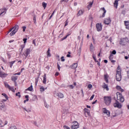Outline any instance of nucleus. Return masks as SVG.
Here are the masks:
<instances>
[{
  "instance_id": "nucleus-1",
  "label": "nucleus",
  "mask_w": 129,
  "mask_h": 129,
  "mask_svg": "<svg viewBox=\"0 0 129 129\" xmlns=\"http://www.w3.org/2000/svg\"><path fill=\"white\" fill-rule=\"evenodd\" d=\"M116 98L117 101H119L121 103L124 102V97H123V96H122V94H121V93H120V92H117L116 93Z\"/></svg>"
},
{
  "instance_id": "nucleus-2",
  "label": "nucleus",
  "mask_w": 129,
  "mask_h": 129,
  "mask_svg": "<svg viewBox=\"0 0 129 129\" xmlns=\"http://www.w3.org/2000/svg\"><path fill=\"white\" fill-rule=\"evenodd\" d=\"M18 30H19V26L15 25V26L14 27H13V28H12L9 30L8 33H11L10 36H14V35H15V34H16V33H17V32H18Z\"/></svg>"
},
{
  "instance_id": "nucleus-3",
  "label": "nucleus",
  "mask_w": 129,
  "mask_h": 129,
  "mask_svg": "<svg viewBox=\"0 0 129 129\" xmlns=\"http://www.w3.org/2000/svg\"><path fill=\"white\" fill-rule=\"evenodd\" d=\"M104 102L107 106L110 105L111 103V96H104Z\"/></svg>"
},
{
  "instance_id": "nucleus-4",
  "label": "nucleus",
  "mask_w": 129,
  "mask_h": 129,
  "mask_svg": "<svg viewBox=\"0 0 129 129\" xmlns=\"http://www.w3.org/2000/svg\"><path fill=\"white\" fill-rule=\"evenodd\" d=\"M128 42V38H121L120 40L119 44L120 45H122V46H125L126 45V43Z\"/></svg>"
},
{
  "instance_id": "nucleus-5",
  "label": "nucleus",
  "mask_w": 129,
  "mask_h": 129,
  "mask_svg": "<svg viewBox=\"0 0 129 129\" xmlns=\"http://www.w3.org/2000/svg\"><path fill=\"white\" fill-rule=\"evenodd\" d=\"M114 107L120 109L122 107V105L117 100H116L115 102L113 104Z\"/></svg>"
},
{
  "instance_id": "nucleus-6",
  "label": "nucleus",
  "mask_w": 129,
  "mask_h": 129,
  "mask_svg": "<svg viewBox=\"0 0 129 129\" xmlns=\"http://www.w3.org/2000/svg\"><path fill=\"white\" fill-rule=\"evenodd\" d=\"M116 80L117 81H120L121 80V72L120 71L116 72Z\"/></svg>"
},
{
  "instance_id": "nucleus-7",
  "label": "nucleus",
  "mask_w": 129,
  "mask_h": 129,
  "mask_svg": "<svg viewBox=\"0 0 129 129\" xmlns=\"http://www.w3.org/2000/svg\"><path fill=\"white\" fill-rule=\"evenodd\" d=\"M4 85L5 87L9 89V90H11V91H12V92H15V89H14V87H11V86H10L9 84H8V83H7L6 82H4Z\"/></svg>"
},
{
  "instance_id": "nucleus-8",
  "label": "nucleus",
  "mask_w": 129,
  "mask_h": 129,
  "mask_svg": "<svg viewBox=\"0 0 129 129\" xmlns=\"http://www.w3.org/2000/svg\"><path fill=\"white\" fill-rule=\"evenodd\" d=\"M73 123H74L73 125L71 126L72 129H78L79 128V123L77 122V121H74L73 122Z\"/></svg>"
},
{
  "instance_id": "nucleus-9",
  "label": "nucleus",
  "mask_w": 129,
  "mask_h": 129,
  "mask_svg": "<svg viewBox=\"0 0 129 129\" xmlns=\"http://www.w3.org/2000/svg\"><path fill=\"white\" fill-rule=\"evenodd\" d=\"M96 28L97 32H101L102 31V25L101 23H97L96 25Z\"/></svg>"
},
{
  "instance_id": "nucleus-10",
  "label": "nucleus",
  "mask_w": 129,
  "mask_h": 129,
  "mask_svg": "<svg viewBox=\"0 0 129 129\" xmlns=\"http://www.w3.org/2000/svg\"><path fill=\"white\" fill-rule=\"evenodd\" d=\"M102 111L103 113H105V114H106V115L107 116H108V117H109V116H110V112L106 109V108H103L102 109Z\"/></svg>"
},
{
  "instance_id": "nucleus-11",
  "label": "nucleus",
  "mask_w": 129,
  "mask_h": 129,
  "mask_svg": "<svg viewBox=\"0 0 129 129\" xmlns=\"http://www.w3.org/2000/svg\"><path fill=\"white\" fill-rule=\"evenodd\" d=\"M110 23H111V20H110V18L109 17L108 18L105 19L104 21V24H105V25H109Z\"/></svg>"
},
{
  "instance_id": "nucleus-12",
  "label": "nucleus",
  "mask_w": 129,
  "mask_h": 129,
  "mask_svg": "<svg viewBox=\"0 0 129 129\" xmlns=\"http://www.w3.org/2000/svg\"><path fill=\"white\" fill-rule=\"evenodd\" d=\"M8 74L0 71V77H1V78H6Z\"/></svg>"
},
{
  "instance_id": "nucleus-13",
  "label": "nucleus",
  "mask_w": 129,
  "mask_h": 129,
  "mask_svg": "<svg viewBox=\"0 0 129 129\" xmlns=\"http://www.w3.org/2000/svg\"><path fill=\"white\" fill-rule=\"evenodd\" d=\"M109 59L110 61H111V63H115L116 61L115 60H113V55L112 54H110L109 56Z\"/></svg>"
},
{
  "instance_id": "nucleus-14",
  "label": "nucleus",
  "mask_w": 129,
  "mask_h": 129,
  "mask_svg": "<svg viewBox=\"0 0 129 129\" xmlns=\"http://www.w3.org/2000/svg\"><path fill=\"white\" fill-rule=\"evenodd\" d=\"M78 67V63H73L71 66H70V68L72 69H76L77 67Z\"/></svg>"
},
{
  "instance_id": "nucleus-15",
  "label": "nucleus",
  "mask_w": 129,
  "mask_h": 129,
  "mask_svg": "<svg viewBox=\"0 0 129 129\" xmlns=\"http://www.w3.org/2000/svg\"><path fill=\"white\" fill-rule=\"evenodd\" d=\"M25 56L26 57H28V56H29V54H30V53H31V48H27L25 50Z\"/></svg>"
},
{
  "instance_id": "nucleus-16",
  "label": "nucleus",
  "mask_w": 129,
  "mask_h": 129,
  "mask_svg": "<svg viewBox=\"0 0 129 129\" xmlns=\"http://www.w3.org/2000/svg\"><path fill=\"white\" fill-rule=\"evenodd\" d=\"M43 84H46L47 83V75H46V74H44V75H43Z\"/></svg>"
},
{
  "instance_id": "nucleus-17",
  "label": "nucleus",
  "mask_w": 129,
  "mask_h": 129,
  "mask_svg": "<svg viewBox=\"0 0 129 129\" xmlns=\"http://www.w3.org/2000/svg\"><path fill=\"white\" fill-rule=\"evenodd\" d=\"M6 107V105H5V103H4V101H0V108L1 109H3V108H4Z\"/></svg>"
},
{
  "instance_id": "nucleus-18",
  "label": "nucleus",
  "mask_w": 129,
  "mask_h": 129,
  "mask_svg": "<svg viewBox=\"0 0 129 129\" xmlns=\"http://www.w3.org/2000/svg\"><path fill=\"white\" fill-rule=\"evenodd\" d=\"M11 80L14 81V82L16 83V81L18 80V76H13L11 77Z\"/></svg>"
},
{
  "instance_id": "nucleus-19",
  "label": "nucleus",
  "mask_w": 129,
  "mask_h": 129,
  "mask_svg": "<svg viewBox=\"0 0 129 129\" xmlns=\"http://www.w3.org/2000/svg\"><path fill=\"white\" fill-rule=\"evenodd\" d=\"M101 10H102L103 12V13L101 16L102 18H104L105 17V14H106V11L105 10V9L104 7L101 8Z\"/></svg>"
},
{
  "instance_id": "nucleus-20",
  "label": "nucleus",
  "mask_w": 129,
  "mask_h": 129,
  "mask_svg": "<svg viewBox=\"0 0 129 129\" xmlns=\"http://www.w3.org/2000/svg\"><path fill=\"white\" fill-rule=\"evenodd\" d=\"M124 23L125 25L126 29H127V30H129V21H124Z\"/></svg>"
},
{
  "instance_id": "nucleus-21",
  "label": "nucleus",
  "mask_w": 129,
  "mask_h": 129,
  "mask_svg": "<svg viewBox=\"0 0 129 129\" xmlns=\"http://www.w3.org/2000/svg\"><path fill=\"white\" fill-rule=\"evenodd\" d=\"M56 96H58L59 98H63L64 97V95L62 93H56Z\"/></svg>"
},
{
  "instance_id": "nucleus-22",
  "label": "nucleus",
  "mask_w": 129,
  "mask_h": 129,
  "mask_svg": "<svg viewBox=\"0 0 129 129\" xmlns=\"http://www.w3.org/2000/svg\"><path fill=\"white\" fill-rule=\"evenodd\" d=\"M116 88L118 90V91H120V92H123V91H124V90L122 89V88H121L119 86H116Z\"/></svg>"
},
{
  "instance_id": "nucleus-23",
  "label": "nucleus",
  "mask_w": 129,
  "mask_h": 129,
  "mask_svg": "<svg viewBox=\"0 0 129 129\" xmlns=\"http://www.w3.org/2000/svg\"><path fill=\"white\" fill-rule=\"evenodd\" d=\"M84 13V11H83V10H79L78 14H77V16L78 17H79V16H82V15H83Z\"/></svg>"
},
{
  "instance_id": "nucleus-24",
  "label": "nucleus",
  "mask_w": 129,
  "mask_h": 129,
  "mask_svg": "<svg viewBox=\"0 0 129 129\" xmlns=\"http://www.w3.org/2000/svg\"><path fill=\"white\" fill-rule=\"evenodd\" d=\"M0 11H2L1 13H0V16H2L4 13L7 11V8H3L2 9H0Z\"/></svg>"
},
{
  "instance_id": "nucleus-25",
  "label": "nucleus",
  "mask_w": 129,
  "mask_h": 129,
  "mask_svg": "<svg viewBox=\"0 0 129 129\" xmlns=\"http://www.w3.org/2000/svg\"><path fill=\"white\" fill-rule=\"evenodd\" d=\"M118 6V0H115L114 3V7L116 9H117Z\"/></svg>"
},
{
  "instance_id": "nucleus-26",
  "label": "nucleus",
  "mask_w": 129,
  "mask_h": 129,
  "mask_svg": "<svg viewBox=\"0 0 129 129\" xmlns=\"http://www.w3.org/2000/svg\"><path fill=\"white\" fill-rule=\"evenodd\" d=\"M92 5H93V2H90L89 4L87 6L88 10H90L91 9Z\"/></svg>"
},
{
  "instance_id": "nucleus-27",
  "label": "nucleus",
  "mask_w": 129,
  "mask_h": 129,
  "mask_svg": "<svg viewBox=\"0 0 129 129\" xmlns=\"http://www.w3.org/2000/svg\"><path fill=\"white\" fill-rule=\"evenodd\" d=\"M84 110L85 111V113H87L88 115H90V111L88 109L85 108Z\"/></svg>"
},
{
  "instance_id": "nucleus-28",
  "label": "nucleus",
  "mask_w": 129,
  "mask_h": 129,
  "mask_svg": "<svg viewBox=\"0 0 129 129\" xmlns=\"http://www.w3.org/2000/svg\"><path fill=\"white\" fill-rule=\"evenodd\" d=\"M103 88H104V89H106L107 91H108L109 90V89L108 88V86L105 84H104V85H103Z\"/></svg>"
},
{
  "instance_id": "nucleus-29",
  "label": "nucleus",
  "mask_w": 129,
  "mask_h": 129,
  "mask_svg": "<svg viewBox=\"0 0 129 129\" xmlns=\"http://www.w3.org/2000/svg\"><path fill=\"white\" fill-rule=\"evenodd\" d=\"M50 51L51 50H50V48H49L48 49V50H47V52H46L47 57H51V53H50Z\"/></svg>"
},
{
  "instance_id": "nucleus-30",
  "label": "nucleus",
  "mask_w": 129,
  "mask_h": 129,
  "mask_svg": "<svg viewBox=\"0 0 129 129\" xmlns=\"http://www.w3.org/2000/svg\"><path fill=\"white\" fill-rule=\"evenodd\" d=\"M108 76L106 75H104V79L106 82V83H108Z\"/></svg>"
},
{
  "instance_id": "nucleus-31",
  "label": "nucleus",
  "mask_w": 129,
  "mask_h": 129,
  "mask_svg": "<svg viewBox=\"0 0 129 129\" xmlns=\"http://www.w3.org/2000/svg\"><path fill=\"white\" fill-rule=\"evenodd\" d=\"M15 62H16V60L12 61L9 62L10 64V68H12L13 67V65H14V63Z\"/></svg>"
},
{
  "instance_id": "nucleus-32",
  "label": "nucleus",
  "mask_w": 129,
  "mask_h": 129,
  "mask_svg": "<svg viewBox=\"0 0 129 129\" xmlns=\"http://www.w3.org/2000/svg\"><path fill=\"white\" fill-rule=\"evenodd\" d=\"M42 7L44 8V9L45 10L46 8L47 7V4L45 2L42 3Z\"/></svg>"
},
{
  "instance_id": "nucleus-33",
  "label": "nucleus",
  "mask_w": 129,
  "mask_h": 129,
  "mask_svg": "<svg viewBox=\"0 0 129 129\" xmlns=\"http://www.w3.org/2000/svg\"><path fill=\"white\" fill-rule=\"evenodd\" d=\"M69 36H70V34H68L67 36H64L63 38L61 39V41H63V40H66L67 38L69 37Z\"/></svg>"
},
{
  "instance_id": "nucleus-34",
  "label": "nucleus",
  "mask_w": 129,
  "mask_h": 129,
  "mask_svg": "<svg viewBox=\"0 0 129 129\" xmlns=\"http://www.w3.org/2000/svg\"><path fill=\"white\" fill-rule=\"evenodd\" d=\"M16 96H18L19 98H21V92H18L16 94Z\"/></svg>"
},
{
  "instance_id": "nucleus-35",
  "label": "nucleus",
  "mask_w": 129,
  "mask_h": 129,
  "mask_svg": "<svg viewBox=\"0 0 129 129\" xmlns=\"http://www.w3.org/2000/svg\"><path fill=\"white\" fill-rule=\"evenodd\" d=\"M9 129H18V128H17L16 125H12L10 127Z\"/></svg>"
},
{
  "instance_id": "nucleus-36",
  "label": "nucleus",
  "mask_w": 129,
  "mask_h": 129,
  "mask_svg": "<svg viewBox=\"0 0 129 129\" xmlns=\"http://www.w3.org/2000/svg\"><path fill=\"white\" fill-rule=\"evenodd\" d=\"M2 95L5 97L6 99H9V97H8V95L6 93H2Z\"/></svg>"
},
{
  "instance_id": "nucleus-37",
  "label": "nucleus",
  "mask_w": 129,
  "mask_h": 129,
  "mask_svg": "<svg viewBox=\"0 0 129 129\" xmlns=\"http://www.w3.org/2000/svg\"><path fill=\"white\" fill-rule=\"evenodd\" d=\"M27 89L29 91H32V90H33V86L31 85Z\"/></svg>"
},
{
  "instance_id": "nucleus-38",
  "label": "nucleus",
  "mask_w": 129,
  "mask_h": 129,
  "mask_svg": "<svg viewBox=\"0 0 129 129\" xmlns=\"http://www.w3.org/2000/svg\"><path fill=\"white\" fill-rule=\"evenodd\" d=\"M90 49L91 51H92V50H93V49H94V46H93V44H92V43H91L90 45Z\"/></svg>"
},
{
  "instance_id": "nucleus-39",
  "label": "nucleus",
  "mask_w": 129,
  "mask_h": 129,
  "mask_svg": "<svg viewBox=\"0 0 129 129\" xmlns=\"http://www.w3.org/2000/svg\"><path fill=\"white\" fill-rule=\"evenodd\" d=\"M26 46V44H22L21 45V52L24 50V48H25V46Z\"/></svg>"
},
{
  "instance_id": "nucleus-40",
  "label": "nucleus",
  "mask_w": 129,
  "mask_h": 129,
  "mask_svg": "<svg viewBox=\"0 0 129 129\" xmlns=\"http://www.w3.org/2000/svg\"><path fill=\"white\" fill-rule=\"evenodd\" d=\"M40 91L41 92H43V91H45V89L44 88V87L42 86L40 88Z\"/></svg>"
},
{
  "instance_id": "nucleus-41",
  "label": "nucleus",
  "mask_w": 129,
  "mask_h": 129,
  "mask_svg": "<svg viewBox=\"0 0 129 129\" xmlns=\"http://www.w3.org/2000/svg\"><path fill=\"white\" fill-rule=\"evenodd\" d=\"M68 87L71 88V89H73V88H74V86H73V85H70L68 86Z\"/></svg>"
},
{
  "instance_id": "nucleus-42",
  "label": "nucleus",
  "mask_w": 129,
  "mask_h": 129,
  "mask_svg": "<svg viewBox=\"0 0 129 129\" xmlns=\"http://www.w3.org/2000/svg\"><path fill=\"white\" fill-rule=\"evenodd\" d=\"M39 81V78H35V85L38 84V82Z\"/></svg>"
},
{
  "instance_id": "nucleus-43",
  "label": "nucleus",
  "mask_w": 129,
  "mask_h": 129,
  "mask_svg": "<svg viewBox=\"0 0 129 129\" xmlns=\"http://www.w3.org/2000/svg\"><path fill=\"white\" fill-rule=\"evenodd\" d=\"M111 54H112V55H115V54H116V51H115V50H113Z\"/></svg>"
},
{
  "instance_id": "nucleus-44",
  "label": "nucleus",
  "mask_w": 129,
  "mask_h": 129,
  "mask_svg": "<svg viewBox=\"0 0 129 129\" xmlns=\"http://www.w3.org/2000/svg\"><path fill=\"white\" fill-rule=\"evenodd\" d=\"M33 22H34V24H36V23H37V20H36V16H34L33 17Z\"/></svg>"
},
{
  "instance_id": "nucleus-45",
  "label": "nucleus",
  "mask_w": 129,
  "mask_h": 129,
  "mask_svg": "<svg viewBox=\"0 0 129 129\" xmlns=\"http://www.w3.org/2000/svg\"><path fill=\"white\" fill-rule=\"evenodd\" d=\"M68 20H67L66 21H65V24H64V27H66L67 26H68Z\"/></svg>"
},
{
  "instance_id": "nucleus-46",
  "label": "nucleus",
  "mask_w": 129,
  "mask_h": 129,
  "mask_svg": "<svg viewBox=\"0 0 129 129\" xmlns=\"http://www.w3.org/2000/svg\"><path fill=\"white\" fill-rule=\"evenodd\" d=\"M88 88L89 89H91V88H92V85L91 84H89L88 86Z\"/></svg>"
},
{
  "instance_id": "nucleus-47",
  "label": "nucleus",
  "mask_w": 129,
  "mask_h": 129,
  "mask_svg": "<svg viewBox=\"0 0 129 129\" xmlns=\"http://www.w3.org/2000/svg\"><path fill=\"white\" fill-rule=\"evenodd\" d=\"M5 125H3V121L0 120V127H3Z\"/></svg>"
},
{
  "instance_id": "nucleus-48",
  "label": "nucleus",
  "mask_w": 129,
  "mask_h": 129,
  "mask_svg": "<svg viewBox=\"0 0 129 129\" xmlns=\"http://www.w3.org/2000/svg\"><path fill=\"white\" fill-rule=\"evenodd\" d=\"M63 128L64 129H70V128L69 127V126H67V125H63Z\"/></svg>"
},
{
  "instance_id": "nucleus-49",
  "label": "nucleus",
  "mask_w": 129,
  "mask_h": 129,
  "mask_svg": "<svg viewBox=\"0 0 129 129\" xmlns=\"http://www.w3.org/2000/svg\"><path fill=\"white\" fill-rule=\"evenodd\" d=\"M27 38H24L23 39V42H24V44L26 45V43H27Z\"/></svg>"
},
{
  "instance_id": "nucleus-50",
  "label": "nucleus",
  "mask_w": 129,
  "mask_h": 129,
  "mask_svg": "<svg viewBox=\"0 0 129 129\" xmlns=\"http://www.w3.org/2000/svg\"><path fill=\"white\" fill-rule=\"evenodd\" d=\"M32 43L34 45L35 47H36V39L33 40Z\"/></svg>"
},
{
  "instance_id": "nucleus-51",
  "label": "nucleus",
  "mask_w": 129,
  "mask_h": 129,
  "mask_svg": "<svg viewBox=\"0 0 129 129\" xmlns=\"http://www.w3.org/2000/svg\"><path fill=\"white\" fill-rule=\"evenodd\" d=\"M60 59H61V62H64V61H65V59H64V56H61Z\"/></svg>"
},
{
  "instance_id": "nucleus-52",
  "label": "nucleus",
  "mask_w": 129,
  "mask_h": 129,
  "mask_svg": "<svg viewBox=\"0 0 129 129\" xmlns=\"http://www.w3.org/2000/svg\"><path fill=\"white\" fill-rule=\"evenodd\" d=\"M23 31V32H25L26 31V29H27V27L26 26L22 27Z\"/></svg>"
},
{
  "instance_id": "nucleus-53",
  "label": "nucleus",
  "mask_w": 129,
  "mask_h": 129,
  "mask_svg": "<svg viewBox=\"0 0 129 129\" xmlns=\"http://www.w3.org/2000/svg\"><path fill=\"white\" fill-rule=\"evenodd\" d=\"M94 98V94L92 95V96L90 98V100H92Z\"/></svg>"
},
{
  "instance_id": "nucleus-54",
  "label": "nucleus",
  "mask_w": 129,
  "mask_h": 129,
  "mask_svg": "<svg viewBox=\"0 0 129 129\" xmlns=\"http://www.w3.org/2000/svg\"><path fill=\"white\" fill-rule=\"evenodd\" d=\"M97 63L98 66H100V62L98 60H96V61Z\"/></svg>"
},
{
  "instance_id": "nucleus-55",
  "label": "nucleus",
  "mask_w": 129,
  "mask_h": 129,
  "mask_svg": "<svg viewBox=\"0 0 129 129\" xmlns=\"http://www.w3.org/2000/svg\"><path fill=\"white\" fill-rule=\"evenodd\" d=\"M81 91L82 92V95L83 97H84V93L83 92V89H82L81 90Z\"/></svg>"
},
{
  "instance_id": "nucleus-56",
  "label": "nucleus",
  "mask_w": 129,
  "mask_h": 129,
  "mask_svg": "<svg viewBox=\"0 0 129 129\" xmlns=\"http://www.w3.org/2000/svg\"><path fill=\"white\" fill-rule=\"evenodd\" d=\"M57 69H58L59 71H60V65H59L58 63H57Z\"/></svg>"
},
{
  "instance_id": "nucleus-57",
  "label": "nucleus",
  "mask_w": 129,
  "mask_h": 129,
  "mask_svg": "<svg viewBox=\"0 0 129 129\" xmlns=\"http://www.w3.org/2000/svg\"><path fill=\"white\" fill-rule=\"evenodd\" d=\"M61 2L62 3L64 2V3H67L68 2V0H61Z\"/></svg>"
},
{
  "instance_id": "nucleus-58",
  "label": "nucleus",
  "mask_w": 129,
  "mask_h": 129,
  "mask_svg": "<svg viewBox=\"0 0 129 129\" xmlns=\"http://www.w3.org/2000/svg\"><path fill=\"white\" fill-rule=\"evenodd\" d=\"M14 75H21V72L14 74Z\"/></svg>"
},
{
  "instance_id": "nucleus-59",
  "label": "nucleus",
  "mask_w": 129,
  "mask_h": 129,
  "mask_svg": "<svg viewBox=\"0 0 129 129\" xmlns=\"http://www.w3.org/2000/svg\"><path fill=\"white\" fill-rule=\"evenodd\" d=\"M24 70H25V68H22L21 70V71H20L21 73H22L23 72V71H24Z\"/></svg>"
},
{
  "instance_id": "nucleus-60",
  "label": "nucleus",
  "mask_w": 129,
  "mask_h": 129,
  "mask_svg": "<svg viewBox=\"0 0 129 129\" xmlns=\"http://www.w3.org/2000/svg\"><path fill=\"white\" fill-rule=\"evenodd\" d=\"M59 75V73L58 72H56L55 74V76H58Z\"/></svg>"
},
{
  "instance_id": "nucleus-61",
  "label": "nucleus",
  "mask_w": 129,
  "mask_h": 129,
  "mask_svg": "<svg viewBox=\"0 0 129 129\" xmlns=\"http://www.w3.org/2000/svg\"><path fill=\"white\" fill-rule=\"evenodd\" d=\"M8 59H11V55L9 54H8Z\"/></svg>"
},
{
  "instance_id": "nucleus-62",
  "label": "nucleus",
  "mask_w": 129,
  "mask_h": 129,
  "mask_svg": "<svg viewBox=\"0 0 129 129\" xmlns=\"http://www.w3.org/2000/svg\"><path fill=\"white\" fill-rule=\"evenodd\" d=\"M93 59H94L95 62L97 61V60H96V58L95 57V56H93Z\"/></svg>"
},
{
  "instance_id": "nucleus-63",
  "label": "nucleus",
  "mask_w": 129,
  "mask_h": 129,
  "mask_svg": "<svg viewBox=\"0 0 129 129\" xmlns=\"http://www.w3.org/2000/svg\"><path fill=\"white\" fill-rule=\"evenodd\" d=\"M127 77L129 78V70L127 72Z\"/></svg>"
},
{
  "instance_id": "nucleus-64",
  "label": "nucleus",
  "mask_w": 129,
  "mask_h": 129,
  "mask_svg": "<svg viewBox=\"0 0 129 129\" xmlns=\"http://www.w3.org/2000/svg\"><path fill=\"white\" fill-rule=\"evenodd\" d=\"M104 63H107V62H108V61H107V60H106V59H105V60H104Z\"/></svg>"
}]
</instances>
